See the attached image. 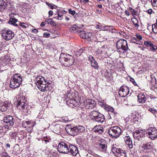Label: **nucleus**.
I'll return each instance as SVG.
<instances>
[{
	"label": "nucleus",
	"mask_w": 157,
	"mask_h": 157,
	"mask_svg": "<svg viewBox=\"0 0 157 157\" xmlns=\"http://www.w3.org/2000/svg\"><path fill=\"white\" fill-rule=\"evenodd\" d=\"M129 89L127 86L123 85L120 88L118 92L119 96L122 97H126L129 93Z\"/></svg>",
	"instance_id": "obj_13"
},
{
	"label": "nucleus",
	"mask_w": 157,
	"mask_h": 157,
	"mask_svg": "<svg viewBox=\"0 0 157 157\" xmlns=\"http://www.w3.org/2000/svg\"><path fill=\"white\" fill-rule=\"evenodd\" d=\"M145 130H136L133 134L134 138L137 140H140L142 138L145 136Z\"/></svg>",
	"instance_id": "obj_14"
},
{
	"label": "nucleus",
	"mask_w": 157,
	"mask_h": 157,
	"mask_svg": "<svg viewBox=\"0 0 157 157\" xmlns=\"http://www.w3.org/2000/svg\"><path fill=\"white\" fill-rule=\"evenodd\" d=\"M78 28L76 25H72L69 28L70 31L71 33L79 32V30L78 29Z\"/></svg>",
	"instance_id": "obj_25"
},
{
	"label": "nucleus",
	"mask_w": 157,
	"mask_h": 157,
	"mask_svg": "<svg viewBox=\"0 0 157 157\" xmlns=\"http://www.w3.org/2000/svg\"><path fill=\"white\" fill-rule=\"evenodd\" d=\"M44 141L46 143H47L48 142H49L50 140L47 137H44Z\"/></svg>",
	"instance_id": "obj_57"
},
{
	"label": "nucleus",
	"mask_w": 157,
	"mask_h": 157,
	"mask_svg": "<svg viewBox=\"0 0 157 157\" xmlns=\"http://www.w3.org/2000/svg\"><path fill=\"white\" fill-rule=\"evenodd\" d=\"M99 115L98 116L97 118H96L95 121L99 123H102L105 120V117L102 114L100 113L99 114Z\"/></svg>",
	"instance_id": "obj_24"
},
{
	"label": "nucleus",
	"mask_w": 157,
	"mask_h": 157,
	"mask_svg": "<svg viewBox=\"0 0 157 157\" xmlns=\"http://www.w3.org/2000/svg\"><path fill=\"white\" fill-rule=\"evenodd\" d=\"M135 36L136 37V38H137V39L139 41L140 40H141L142 39V37L141 35H140L138 33H136Z\"/></svg>",
	"instance_id": "obj_41"
},
{
	"label": "nucleus",
	"mask_w": 157,
	"mask_h": 157,
	"mask_svg": "<svg viewBox=\"0 0 157 157\" xmlns=\"http://www.w3.org/2000/svg\"><path fill=\"white\" fill-rule=\"evenodd\" d=\"M85 48H80L79 50V51H77V52L76 55H79V56L80 55L82 54V52L85 51Z\"/></svg>",
	"instance_id": "obj_40"
},
{
	"label": "nucleus",
	"mask_w": 157,
	"mask_h": 157,
	"mask_svg": "<svg viewBox=\"0 0 157 157\" xmlns=\"http://www.w3.org/2000/svg\"><path fill=\"white\" fill-rule=\"evenodd\" d=\"M105 109L108 111V112L114 113V109L112 107L109 106H108L107 105L106 106H105Z\"/></svg>",
	"instance_id": "obj_34"
},
{
	"label": "nucleus",
	"mask_w": 157,
	"mask_h": 157,
	"mask_svg": "<svg viewBox=\"0 0 157 157\" xmlns=\"http://www.w3.org/2000/svg\"><path fill=\"white\" fill-rule=\"evenodd\" d=\"M107 50L105 46H102L95 52L96 56L100 59L107 58L108 56L107 54Z\"/></svg>",
	"instance_id": "obj_8"
},
{
	"label": "nucleus",
	"mask_w": 157,
	"mask_h": 157,
	"mask_svg": "<svg viewBox=\"0 0 157 157\" xmlns=\"http://www.w3.org/2000/svg\"><path fill=\"white\" fill-rule=\"evenodd\" d=\"M126 151L125 150L121 149L120 150L119 153L117 154V157H126Z\"/></svg>",
	"instance_id": "obj_28"
},
{
	"label": "nucleus",
	"mask_w": 157,
	"mask_h": 157,
	"mask_svg": "<svg viewBox=\"0 0 157 157\" xmlns=\"http://www.w3.org/2000/svg\"><path fill=\"white\" fill-rule=\"evenodd\" d=\"M129 10L131 12L133 15L136 14V11L132 7H129Z\"/></svg>",
	"instance_id": "obj_44"
},
{
	"label": "nucleus",
	"mask_w": 157,
	"mask_h": 157,
	"mask_svg": "<svg viewBox=\"0 0 157 157\" xmlns=\"http://www.w3.org/2000/svg\"><path fill=\"white\" fill-rule=\"evenodd\" d=\"M99 148L100 150L104 152H107V143L106 141L104 140H99Z\"/></svg>",
	"instance_id": "obj_15"
},
{
	"label": "nucleus",
	"mask_w": 157,
	"mask_h": 157,
	"mask_svg": "<svg viewBox=\"0 0 157 157\" xmlns=\"http://www.w3.org/2000/svg\"><path fill=\"white\" fill-rule=\"evenodd\" d=\"M61 63L65 67H70L73 64L74 61L73 56L69 55H66L64 53H61L59 57Z\"/></svg>",
	"instance_id": "obj_2"
},
{
	"label": "nucleus",
	"mask_w": 157,
	"mask_h": 157,
	"mask_svg": "<svg viewBox=\"0 0 157 157\" xmlns=\"http://www.w3.org/2000/svg\"><path fill=\"white\" fill-rule=\"evenodd\" d=\"M50 34L47 32L44 33L43 34V36L44 37L48 38L49 37Z\"/></svg>",
	"instance_id": "obj_53"
},
{
	"label": "nucleus",
	"mask_w": 157,
	"mask_h": 157,
	"mask_svg": "<svg viewBox=\"0 0 157 157\" xmlns=\"http://www.w3.org/2000/svg\"><path fill=\"white\" fill-rule=\"evenodd\" d=\"M130 81L132 82V83L134 84V85H137L134 79L133 78H131L130 79Z\"/></svg>",
	"instance_id": "obj_56"
},
{
	"label": "nucleus",
	"mask_w": 157,
	"mask_h": 157,
	"mask_svg": "<svg viewBox=\"0 0 157 157\" xmlns=\"http://www.w3.org/2000/svg\"><path fill=\"white\" fill-rule=\"evenodd\" d=\"M151 2L153 6H157V0H151Z\"/></svg>",
	"instance_id": "obj_45"
},
{
	"label": "nucleus",
	"mask_w": 157,
	"mask_h": 157,
	"mask_svg": "<svg viewBox=\"0 0 157 157\" xmlns=\"http://www.w3.org/2000/svg\"><path fill=\"white\" fill-rule=\"evenodd\" d=\"M48 14L49 17H51L53 15V12L51 10H50L48 12Z\"/></svg>",
	"instance_id": "obj_63"
},
{
	"label": "nucleus",
	"mask_w": 157,
	"mask_h": 157,
	"mask_svg": "<svg viewBox=\"0 0 157 157\" xmlns=\"http://www.w3.org/2000/svg\"><path fill=\"white\" fill-rule=\"evenodd\" d=\"M152 44L150 41H146L144 42V44L147 47H149L152 46Z\"/></svg>",
	"instance_id": "obj_39"
},
{
	"label": "nucleus",
	"mask_w": 157,
	"mask_h": 157,
	"mask_svg": "<svg viewBox=\"0 0 157 157\" xmlns=\"http://www.w3.org/2000/svg\"><path fill=\"white\" fill-rule=\"evenodd\" d=\"M117 48L118 50L121 49L123 52H126L128 49L127 41L125 40L120 39L117 43Z\"/></svg>",
	"instance_id": "obj_9"
},
{
	"label": "nucleus",
	"mask_w": 157,
	"mask_h": 157,
	"mask_svg": "<svg viewBox=\"0 0 157 157\" xmlns=\"http://www.w3.org/2000/svg\"><path fill=\"white\" fill-rule=\"evenodd\" d=\"M17 22V20L14 18H10L8 21V23L10 25H12L15 26H17L18 24L16 23Z\"/></svg>",
	"instance_id": "obj_26"
},
{
	"label": "nucleus",
	"mask_w": 157,
	"mask_h": 157,
	"mask_svg": "<svg viewBox=\"0 0 157 157\" xmlns=\"http://www.w3.org/2000/svg\"><path fill=\"white\" fill-rule=\"evenodd\" d=\"M149 111L154 114L157 113V110L155 109L152 108H150L149 109Z\"/></svg>",
	"instance_id": "obj_46"
},
{
	"label": "nucleus",
	"mask_w": 157,
	"mask_h": 157,
	"mask_svg": "<svg viewBox=\"0 0 157 157\" xmlns=\"http://www.w3.org/2000/svg\"><path fill=\"white\" fill-rule=\"evenodd\" d=\"M71 101H71H67V104L71 108H73L74 106H76L77 105V103L75 101L73 100H72Z\"/></svg>",
	"instance_id": "obj_32"
},
{
	"label": "nucleus",
	"mask_w": 157,
	"mask_h": 157,
	"mask_svg": "<svg viewBox=\"0 0 157 157\" xmlns=\"http://www.w3.org/2000/svg\"><path fill=\"white\" fill-rule=\"evenodd\" d=\"M145 132L151 140H154L157 137V129L155 127L149 126L147 128Z\"/></svg>",
	"instance_id": "obj_10"
},
{
	"label": "nucleus",
	"mask_w": 157,
	"mask_h": 157,
	"mask_svg": "<svg viewBox=\"0 0 157 157\" xmlns=\"http://www.w3.org/2000/svg\"><path fill=\"white\" fill-rule=\"evenodd\" d=\"M65 129L67 132L72 136H75L84 132L85 130L84 127L81 125L71 127L69 125L67 126Z\"/></svg>",
	"instance_id": "obj_3"
},
{
	"label": "nucleus",
	"mask_w": 157,
	"mask_h": 157,
	"mask_svg": "<svg viewBox=\"0 0 157 157\" xmlns=\"http://www.w3.org/2000/svg\"><path fill=\"white\" fill-rule=\"evenodd\" d=\"M125 14L127 16H128L130 15L129 13L128 12V11L126 10L125 12Z\"/></svg>",
	"instance_id": "obj_64"
},
{
	"label": "nucleus",
	"mask_w": 157,
	"mask_h": 157,
	"mask_svg": "<svg viewBox=\"0 0 157 157\" xmlns=\"http://www.w3.org/2000/svg\"><path fill=\"white\" fill-rule=\"evenodd\" d=\"M153 144L151 142L144 144L142 146V150L144 152L149 153L151 152L153 149Z\"/></svg>",
	"instance_id": "obj_16"
},
{
	"label": "nucleus",
	"mask_w": 157,
	"mask_h": 157,
	"mask_svg": "<svg viewBox=\"0 0 157 157\" xmlns=\"http://www.w3.org/2000/svg\"><path fill=\"white\" fill-rule=\"evenodd\" d=\"M131 20L133 23L135 27L138 28L139 27L140 25L139 24L138 20L136 18H132Z\"/></svg>",
	"instance_id": "obj_31"
},
{
	"label": "nucleus",
	"mask_w": 157,
	"mask_h": 157,
	"mask_svg": "<svg viewBox=\"0 0 157 157\" xmlns=\"http://www.w3.org/2000/svg\"><path fill=\"white\" fill-rule=\"evenodd\" d=\"M149 97L151 99L152 101H157V95L155 96L154 95H150Z\"/></svg>",
	"instance_id": "obj_38"
},
{
	"label": "nucleus",
	"mask_w": 157,
	"mask_h": 157,
	"mask_svg": "<svg viewBox=\"0 0 157 157\" xmlns=\"http://www.w3.org/2000/svg\"><path fill=\"white\" fill-rule=\"evenodd\" d=\"M2 36L4 40H11L14 37V34L10 30H5L2 31Z\"/></svg>",
	"instance_id": "obj_12"
},
{
	"label": "nucleus",
	"mask_w": 157,
	"mask_h": 157,
	"mask_svg": "<svg viewBox=\"0 0 157 157\" xmlns=\"http://www.w3.org/2000/svg\"><path fill=\"white\" fill-rule=\"evenodd\" d=\"M60 125L56 124L55 125L53 128V130L55 133L58 134L60 131Z\"/></svg>",
	"instance_id": "obj_29"
},
{
	"label": "nucleus",
	"mask_w": 157,
	"mask_h": 157,
	"mask_svg": "<svg viewBox=\"0 0 157 157\" xmlns=\"http://www.w3.org/2000/svg\"><path fill=\"white\" fill-rule=\"evenodd\" d=\"M137 97L138 101L140 103H144L147 100L146 95L142 93L139 94Z\"/></svg>",
	"instance_id": "obj_21"
},
{
	"label": "nucleus",
	"mask_w": 157,
	"mask_h": 157,
	"mask_svg": "<svg viewBox=\"0 0 157 157\" xmlns=\"http://www.w3.org/2000/svg\"><path fill=\"white\" fill-rule=\"evenodd\" d=\"M3 121L8 125L12 126L14 123V121L13 117L10 115H7L4 117Z\"/></svg>",
	"instance_id": "obj_18"
},
{
	"label": "nucleus",
	"mask_w": 157,
	"mask_h": 157,
	"mask_svg": "<svg viewBox=\"0 0 157 157\" xmlns=\"http://www.w3.org/2000/svg\"><path fill=\"white\" fill-rule=\"evenodd\" d=\"M96 103L95 101L92 99H88L86 100V107L89 109H92L96 105Z\"/></svg>",
	"instance_id": "obj_20"
},
{
	"label": "nucleus",
	"mask_w": 157,
	"mask_h": 157,
	"mask_svg": "<svg viewBox=\"0 0 157 157\" xmlns=\"http://www.w3.org/2000/svg\"><path fill=\"white\" fill-rule=\"evenodd\" d=\"M125 142L126 144L130 148L133 147V144L131 139L129 136H125L124 138Z\"/></svg>",
	"instance_id": "obj_22"
},
{
	"label": "nucleus",
	"mask_w": 157,
	"mask_h": 157,
	"mask_svg": "<svg viewBox=\"0 0 157 157\" xmlns=\"http://www.w3.org/2000/svg\"><path fill=\"white\" fill-rule=\"evenodd\" d=\"M23 123L25 124H26L27 125H29L30 124V122L29 121H24L23 122Z\"/></svg>",
	"instance_id": "obj_59"
},
{
	"label": "nucleus",
	"mask_w": 157,
	"mask_h": 157,
	"mask_svg": "<svg viewBox=\"0 0 157 157\" xmlns=\"http://www.w3.org/2000/svg\"><path fill=\"white\" fill-rule=\"evenodd\" d=\"M68 11L70 14L72 15H74L76 13V12L75 10H72L71 9H68Z\"/></svg>",
	"instance_id": "obj_49"
},
{
	"label": "nucleus",
	"mask_w": 157,
	"mask_h": 157,
	"mask_svg": "<svg viewBox=\"0 0 157 157\" xmlns=\"http://www.w3.org/2000/svg\"><path fill=\"white\" fill-rule=\"evenodd\" d=\"M94 129L95 132L99 134L102 133L104 131L103 127L101 125H96L94 127Z\"/></svg>",
	"instance_id": "obj_23"
},
{
	"label": "nucleus",
	"mask_w": 157,
	"mask_h": 157,
	"mask_svg": "<svg viewBox=\"0 0 157 157\" xmlns=\"http://www.w3.org/2000/svg\"><path fill=\"white\" fill-rule=\"evenodd\" d=\"M45 22L48 24H50L54 26H56L55 22L53 20L52 18H47L45 20Z\"/></svg>",
	"instance_id": "obj_30"
},
{
	"label": "nucleus",
	"mask_w": 157,
	"mask_h": 157,
	"mask_svg": "<svg viewBox=\"0 0 157 157\" xmlns=\"http://www.w3.org/2000/svg\"><path fill=\"white\" fill-rule=\"evenodd\" d=\"M147 13L149 14H151L153 12V10L151 9H149L145 11Z\"/></svg>",
	"instance_id": "obj_54"
},
{
	"label": "nucleus",
	"mask_w": 157,
	"mask_h": 157,
	"mask_svg": "<svg viewBox=\"0 0 157 157\" xmlns=\"http://www.w3.org/2000/svg\"><path fill=\"white\" fill-rule=\"evenodd\" d=\"M102 27L103 25H101V26L97 25V26H96L97 29H101V30L102 29Z\"/></svg>",
	"instance_id": "obj_60"
},
{
	"label": "nucleus",
	"mask_w": 157,
	"mask_h": 157,
	"mask_svg": "<svg viewBox=\"0 0 157 157\" xmlns=\"http://www.w3.org/2000/svg\"><path fill=\"white\" fill-rule=\"evenodd\" d=\"M6 8L13 11V6L11 5L9 2H7L6 0H0V11L2 12Z\"/></svg>",
	"instance_id": "obj_11"
},
{
	"label": "nucleus",
	"mask_w": 157,
	"mask_h": 157,
	"mask_svg": "<svg viewBox=\"0 0 157 157\" xmlns=\"http://www.w3.org/2000/svg\"><path fill=\"white\" fill-rule=\"evenodd\" d=\"M17 108L25 111L28 107V103L27 102L26 99L25 97H20L17 100Z\"/></svg>",
	"instance_id": "obj_6"
},
{
	"label": "nucleus",
	"mask_w": 157,
	"mask_h": 157,
	"mask_svg": "<svg viewBox=\"0 0 157 157\" xmlns=\"http://www.w3.org/2000/svg\"><path fill=\"white\" fill-rule=\"evenodd\" d=\"M152 30L154 33H157V19L156 23L152 25Z\"/></svg>",
	"instance_id": "obj_36"
},
{
	"label": "nucleus",
	"mask_w": 157,
	"mask_h": 157,
	"mask_svg": "<svg viewBox=\"0 0 157 157\" xmlns=\"http://www.w3.org/2000/svg\"><path fill=\"white\" fill-rule=\"evenodd\" d=\"M121 129L117 126L112 127L108 130L109 135L113 138H117L119 137L121 134Z\"/></svg>",
	"instance_id": "obj_5"
},
{
	"label": "nucleus",
	"mask_w": 157,
	"mask_h": 157,
	"mask_svg": "<svg viewBox=\"0 0 157 157\" xmlns=\"http://www.w3.org/2000/svg\"><path fill=\"white\" fill-rule=\"evenodd\" d=\"M18 22L19 23L20 25L23 28H26L28 27V25L24 23L20 22L19 21Z\"/></svg>",
	"instance_id": "obj_43"
},
{
	"label": "nucleus",
	"mask_w": 157,
	"mask_h": 157,
	"mask_svg": "<svg viewBox=\"0 0 157 157\" xmlns=\"http://www.w3.org/2000/svg\"><path fill=\"white\" fill-rule=\"evenodd\" d=\"M89 59L91 62L95 60L94 58L91 56H90L89 57Z\"/></svg>",
	"instance_id": "obj_55"
},
{
	"label": "nucleus",
	"mask_w": 157,
	"mask_h": 157,
	"mask_svg": "<svg viewBox=\"0 0 157 157\" xmlns=\"http://www.w3.org/2000/svg\"><path fill=\"white\" fill-rule=\"evenodd\" d=\"M121 149L120 148H117L113 145L111 147V151L113 153V154H115L116 156H117V154H118L120 150H121Z\"/></svg>",
	"instance_id": "obj_27"
},
{
	"label": "nucleus",
	"mask_w": 157,
	"mask_h": 157,
	"mask_svg": "<svg viewBox=\"0 0 157 157\" xmlns=\"http://www.w3.org/2000/svg\"><path fill=\"white\" fill-rule=\"evenodd\" d=\"M150 47V50L153 52H154L157 49V47L152 44V46H151Z\"/></svg>",
	"instance_id": "obj_42"
},
{
	"label": "nucleus",
	"mask_w": 157,
	"mask_h": 157,
	"mask_svg": "<svg viewBox=\"0 0 157 157\" xmlns=\"http://www.w3.org/2000/svg\"><path fill=\"white\" fill-rule=\"evenodd\" d=\"M91 65L94 68L97 69H98V63L95 60L91 62Z\"/></svg>",
	"instance_id": "obj_35"
},
{
	"label": "nucleus",
	"mask_w": 157,
	"mask_h": 157,
	"mask_svg": "<svg viewBox=\"0 0 157 157\" xmlns=\"http://www.w3.org/2000/svg\"><path fill=\"white\" fill-rule=\"evenodd\" d=\"M98 104H99V105L103 107L104 109H105V106H106L107 105H106L105 104V103H104V102H103L101 101H99L98 102Z\"/></svg>",
	"instance_id": "obj_47"
},
{
	"label": "nucleus",
	"mask_w": 157,
	"mask_h": 157,
	"mask_svg": "<svg viewBox=\"0 0 157 157\" xmlns=\"http://www.w3.org/2000/svg\"><path fill=\"white\" fill-rule=\"evenodd\" d=\"M36 85L39 89L42 92H44L49 89L48 85L45 80L44 78L41 76H39L35 78Z\"/></svg>",
	"instance_id": "obj_1"
},
{
	"label": "nucleus",
	"mask_w": 157,
	"mask_h": 157,
	"mask_svg": "<svg viewBox=\"0 0 157 157\" xmlns=\"http://www.w3.org/2000/svg\"><path fill=\"white\" fill-rule=\"evenodd\" d=\"M99 114H98L96 115L95 116H94L93 117H90V118L93 121H95L96 118H97L98 117V116H99Z\"/></svg>",
	"instance_id": "obj_58"
},
{
	"label": "nucleus",
	"mask_w": 157,
	"mask_h": 157,
	"mask_svg": "<svg viewBox=\"0 0 157 157\" xmlns=\"http://www.w3.org/2000/svg\"><path fill=\"white\" fill-rule=\"evenodd\" d=\"M32 32L35 33H36L38 32V31L37 29H34L32 30Z\"/></svg>",
	"instance_id": "obj_62"
},
{
	"label": "nucleus",
	"mask_w": 157,
	"mask_h": 157,
	"mask_svg": "<svg viewBox=\"0 0 157 157\" xmlns=\"http://www.w3.org/2000/svg\"><path fill=\"white\" fill-rule=\"evenodd\" d=\"M1 156L2 157H10L8 153L6 152H3L1 154Z\"/></svg>",
	"instance_id": "obj_48"
},
{
	"label": "nucleus",
	"mask_w": 157,
	"mask_h": 157,
	"mask_svg": "<svg viewBox=\"0 0 157 157\" xmlns=\"http://www.w3.org/2000/svg\"><path fill=\"white\" fill-rule=\"evenodd\" d=\"M70 144L67 142L65 143L63 141L60 142L58 146V151L60 153H68L69 152V147Z\"/></svg>",
	"instance_id": "obj_7"
},
{
	"label": "nucleus",
	"mask_w": 157,
	"mask_h": 157,
	"mask_svg": "<svg viewBox=\"0 0 157 157\" xmlns=\"http://www.w3.org/2000/svg\"><path fill=\"white\" fill-rule=\"evenodd\" d=\"M46 4L51 9L53 8V6L49 3L47 2L46 3Z\"/></svg>",
	"instance_id": "obj_61"
},
{
	"label": "nucleus",
	"mask_w": 157,
	"mask_h": 157,
	"mask_svg": "<svg viewBox=\"0 0 157 157\" xmlns=\"http://www.w3.org/2000/svg\"><path fill=\"white\" fill-rule=\"evenodd\" d=\"M109 26H103L102 29L103 30H108L109 29Z\"/></svg>",
	"instance_id": "obj_52"
},
{
	"label": "nucleus",
	"mask_w": 157,
	"mask_h": 157,
	"mask_svg": "<svg viewBox=\"0 0 157 157\" xmlns=\"http://www.w3.org/2000/svg\"><path fill=\"white\" fill-rule=\"evenodd\" d=\"M22 81L21 76L19 74H14L10 80V86L11 88L15 89L18 87Z\"/></svg>",
	"instance_id": "obj_4"
},
{
	"label": "nucleus",
	"mask_w": 157,
	"mask_h": 157,
	"mask_svg": "<svg viewBox=\"0 0 157 157\" xmlns=\"http://www.w3.org/2000/svg\"><path fill=\"white\" fill-rule=\"evenodd\" d=\"M58 16L57 18V19L61 20L63 18V15L61 14H58Z\"/></svg>",
	"instance_id": "obj_51"
},
{
	"label": "nucleus",
	"mask_w": 157,
	"mask_h": 157,
	"mask_svg": "<svg viewBox=\"0 0 157 157\" xmlns=\"http://www.w3.org/2000/svg\"><path fill=\"white\" fill-rule=\"evenodd\" d=\"M9 107V105L7 103H5L1 106L0 110L2 111H5Z\"/></svg>",
	"instance_id": "obj_33"
},
{
	"label": "nucleus",
	"mask_w": 157,
	"mask_h": 157,
	"mask_svg": "<svg viewBox=\"0 0 157 157\" xmlns=\"http://www.w3.org/2000/svg\"><path fill=\"white\" fill-rule=\"evenodd\" d=\"M131 40L132 43L137 44V43H136V41H139L137 39V38L135 37H132L131 38Z\"/></svg>",
	"instance_id": "obj_50"
},
{
	"label": "nucleus",
	"mask_w": 157,
	"mask_h": 157,
	"mask_svg": "<svg viewBox=\"0 0 157 157\" xmlns=\"http://www.w3.org/2000/svg\"><path fill=\"white\" fill-rule=\"evenodd\" d=\"M69 152L72 155L76 156L78 152V148L75 145L70 144L69 147Z\"/></svg>",
	"instance_id": "obj_19"
},
{
	"label": "nucleus",
	"mask_w": 157,
	"mask_h": 157,
	"mask_svg": "<svg viewBox=\"0 0 157 157\" xmlns=\"http://www.w3.org/2000/svg\"><path fill=\"white\" fill-rule=\"evenodd\" d=\"M100 113L96 111H93L90 113L89 116L90 117H93L94 116H95L98 114H99Z\"/></svg>",
	"instance_id": "obj_37"
},
{
	"label": "nucleus",
	"mask_w": 157,
	"mask_h": 157,
	"mask_svg": "<svg viewBox=\"0 0 157 157\" xmlns=\"http://www.w3.org/2000/svg\"><path fill=\"white\" fill-rule=\"evenodd\" d=\"M78 34L82 38L86 39L88 40H91L92 34L91 33L86 32L84 31H80Z\"/></svg>",
	"instance_id": "obj_17"
}]
</instances>
